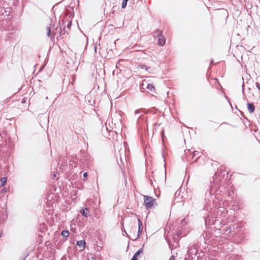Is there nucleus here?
Segmentation results:
<instances>
[{
    "label": "nucleus",
    "mask_w": 260,
    "mask_h": 260,
    "mask_svg": "<svg viewBox=\"0 0 260 260\" xmlns=\"http://www.w3.org/2000/svg\"><path fill=\"white\" fill-rule=\"evenodd\" d=\"M216 190V187L214 185H212L210 187V189L205 193V201L207 202V204L205 206V209L207 210H208L207 204H209L211 201H214L213 196H214V193Z\"/></svg>",
    "instance_id": "nucleus-1"
},
{
    "label": "nucleus",
    "mask_w": 260,
    "mask_h": 260,
    "mask_svg": "<svg viewBox=\"0 0 260 260\" xmlns=\"http://www.w3.org/2000/svg\"><path fill=\"white\" fill-rule=\"evenodd\" d=\"M155 204V200L152 197L147 196H144V204L147 209L153 208Z\"/></svg>",
    "instance_id": "nucleus-2"
},
{
    "label": "nucleus",
    "mask_w": 260,
    "mask_h": 260,
    "mask_svg": "<svg viewBox=\"0 0 260 260\" xmlns=\"http://www.w3.org/2000/svg\"><path fill=\"white\" fill-rule=\"evenodd\" d=\"M145 113V110L144 109H137L135 112V116L136 118H138L137 123H141V120H144V118L143 117V116Z\"/></svg>",
    "instance_id": "nucleus-3"
},
{
    "label": "nucleus",
    "mask_w": 260,
    "mask_h": 260,
    "mask_svg": "<svg viewBox=\"0 0 260 260\" xmlns=\"http://www.w3.org/2000/svg\"><path fill=\"white\" fill-rule=\"evenodd\" d=\"M80 161L83 164V167L85 166L88 167L92 163V159L90 156L86 155L82 156V158L80 159Z\"/></svg>",
    "instance_id": "nucleus-4"
},
{
    "label": "nucleus",
    "mask_w": 260,
    "mask_h": 260,
    "mask_svg": "<svg viewBox=\"0 0 260 260\" xmlns=\"http://www.w3.org/2000/svg\"><path fill=\"white\" fill-rule=\"evenodd\" d=\"M198 253V251L197 248L195 246H191L188 250L187 255L188 256V258H190L191 257V259H193L195 257L197 254Z\"/></svg>",
    "instance_id": "nucleus-5"
},
{
    "label": "nucleus",
    "mask_w": 260,
    "mask_h": 260,
    "mask_svg": "<svg viewBox=\"0 0 260 260\" xmlns=\"http://www.w3.org/2000/svg\"><path fill=\"white\" fill-rule=\"evenodd\" d=\"M156 37L158 40V44L161 46H164L165 44L166 40L163 37L161 33L160 32H159L157 35Z\"/></svg>",
    "instance_id": "nucleus-6"
},
{
    "label": "nucleus",
    "mask_w": 260,
    "mask_h": 260,
    "mask_svg": "<svg viewBox=\"0 0 260 260\" xmlns=\"http://www.w3.org/2000/svg\"><path fill=\"white\" fill-rule=\"evenodd\" d=\"M138 233L137 236L134 239V240L137 239L140 237V234L142 233V230H143V223L142 221L140 219H138Z\"/></svg>",
    "instance_id": "nucleus-7"
},
{
    "label": "nucleus",
    "mask_w": 260,
    "mask_h": 260,
    "mask_svg": "<svg viewBox=\"0 0 260 260\" xmlns=\"http://www.w3.org/2000/svg\"><path fill=\"white\" fill-rule=\"evenodd\" d=\"M47 35L48 37L51 38L52 39L54 38L56 32H55L54 30L52 31L50 27H48L47 28Z\"/></svg>",
    "instance_id": "nucleus-8"
},
{
    "label": "nucleus",
    "mask_w": 260,
    "mask_h": 260,
    "mask_svg": "<svg viewBox=\"0 0 260 260\" xmlns=\"http://www.w3.org/2000/svg\"><path fill=\"white\" fill-rule=\"evenodd\" d=\"M143 252V249H139L134 255L131 260H138V256Z\"/></svg>",
    "instance_id": "nucleus-9"
},
{
    "label": "nucleus",
    "mask_w": 260,
    "mask_h": 260,
    "mask_svg": "<svg viewBox=\"0 0 260 260\" xmlns=\"http://www.w3.org/2000/svg\"><path fill=\"white\" fill-rule=\"evenodd\" d=\"M247 109L250 113H252L254 111L255 107L253 104L248 103Z\"/></svg>",
    "instance_id": "nucleus-10"
},
{
    "label": "nucleus",
    "mask_w": 260,
    "mask_h": 260,
    "mask_svg": "<svg viewBox=\"0 0 260 260\" xmlns=\"http://www.w3.org/2000/svg\"><path fill=\"white\" fill-rule=\"evenodd\" d=\"M81 213L83 216L87 217L89 215V211L87 208H84L81 210Z\"/></svg>",
    "instance_id": "nucleus-11"
},
{
    "label": "nucleus",
    "mask_w": 260,
    "mask_h": 260,
    "mask_svg": "<svg viewBox=\"0 0 260 260\" xmlns=\"http://www.w3.org/2000/svg\"><path fill=\"white\" fill-rule=\"evenodd\" d=\"M85 244L86 243L84 240H80L77 242V245L83 248H84Z\"/></svg>",
    "instance_id": "nucleus-12"
},
{
    "label": "nucleus",
    "mask_w": 260,
    "mask_h": 260,
    "mask_svg": "<svg viewBox=\"0 0 260 260\" xmlns=\"http://www.w3.org/2000/svg\"><path fill=\"white\" fill-rule=\"evenodd\" d=\"M146 88L151 91H154L155 90L154 87L152 84H148L146 86Z\"/></svg>",
    "instance_id": "nucleus-13"
},
{
    "label": "nucleus",
    "mask_w": 260,
    "mask_h": 260,
    "mask_svg": "<svg viewBox=\"0 0 260 260\" xmlns=\"http://www.w3.org/2000/svg\"><path fill=\"white\" fill-rule=\"evenodd\" d=\"M61 235L64 237H68L69 236V232L67 230H63L61 232Z\"/></svg>",
    "instance_id": "nucleus-14"
},
{
    "label": "nucleus",
    "mask_w": 260,
    "mask_h": 260,
    "mask_svg": "<svg viewBox=\"0 0 260 260\" xmlns=\"http://www.w3.org/2000/svg\"><path fill=\"white\" fill-rule=\"evenodd\" d=\"M7 182V178L6 177L2 178L1 179V186H4Z\"/></svg>",
    "instance_id": "nucleus-15"
},
{
    "label": "nucleus",
    "mask_w": 260,
    "mask_h": 260,
    "mask_svg": "<svg viewBox=\"0 0 260 260\" xmlns=\"http://www.w3.org/2000/svg\"><path fill=\"white\" fill-rule=\"evenodd\" d=\"M105 129L108 132H110V130L109 129V128H108V127L107 126H105V127H103V129H102V133L103 134V135L106 137V134H105Z\"/></svg>",
    "instance_id": "nucleus-16"
},
{
    "label": "nucleus",
    "mask_w": 260,
    "mask_h": 260,
    "mask_svg": "<svg viewBox=\"0 0 260 260\" xmlns=\"http://www.w3.org/2000/svg\"><path fill=\"white\" fill-rule=\"evenodd\" d=\"M128 1L126 0H123L122 3V8H125L127 5V2Z\"/></svg>",
    "instance_id": "nucleus-17"
},
{
    "label": "nucleus",
    "mask_w": 260,
    "mask_h": 260,
    "mask_svg": "<svg viewBox=\"0 0 260 260\" xmlns=\"http://www.w3.org/2000/svg\"><path fill=\"white\" fill-rule=\"evenodd\" d=\"M161 137L162 140L164 141V138H165V134H164V129H162L161 131Z\"/></svg>",
    "instance_id": "nucleus-18"
},
{
    "label": "nucleus",
    "mask_w": 260,
    "mask_h": 260,
    "mask_svg": "<svg viewBox=\"0 0 260 260\" xmlns=\"http://www.w3.org/2000/svg\"><path fill=\"white\" fill-rule=\"evenodd\" d=\"M255 86L259 91H260V84L258 82L255 83Z\"/></svg>",
    "instance_id": "nucleus-19"
},
{
    "label": "nucleus",
    "mask_w": 260,
    "mask_h": 260,
    "mask_svg": "<svg viewBox=\"0 0 260 260\" xmlns=\"http://www.w3.org/2000/svg\"><path fill=\"white\" fill-rule=\"evenodd\" d=\"M160 124H157V123L154 124V131H156L157 127L159 126L160 125Z\"/></svg>",
    "instance_id": "nucleus-20"
},
{
    "label": "nucleus",
    "mask_w": 260,
    "mask_h": 260,
    "mask_svg": "<svg viewBox=\"0 0 260 260\" xmlns=\"http://www.w3.org/2000/svg\"><path fill=\"white\" fill-rule=\"evenodd\" d=\"M176 255H175L174 254L172 255L170 257V258H169V260H175V257H176Z\"/></svg>",
    "instance_id": "nucleus-21"
},
{
    "label": "nucleus",
    "mask_w": 260,
    "mask_h": 260,
    "mask_svg": "<svg viewBox=\"0 0 260 260\" xmlns=\"http://www.w3.org/2000/svg\"><path fill=\"white\" fill-rule=\"evenodd\" d=\"M193 157H194V156H195L196 155H198L200 153V152H198V151H195L193 152Z\"/></svg>",
    "instance_id": "nucleus-22"
},
{
    "label": "nucleus",
    "mask_w": 260,
    "mask_h": 260,
    "mask_svg": "<svg viewBox=\"0 0 260 260\" xmlns=\"http://www.w3.org/2000/svg\"><path fill=\"white\" fill-rule=\"evenodd\" d=\"M60 31V33H62V30H61V27H60L59 28V30L58 29V27H57L56 28V31Z\"/></svg>",
    "instance_id": "nucleus-23"
},
{
    "label": "nucleus",
    "mask_w": 260,
    "mask_h": 260,
    "mask_svg": "<svg viewBox=\"0 0 260 260\" xmlns=\"http://www.w3.org/2000/svg\"><path fill=\"white\" fill-rule=\"evenodd\" d=\"M140 66H141V69H146V70H147V68L146 65H141Z\"/></svg>",
    "instance_id": "nucleus-24"
},
{
    "label": "nucleus",
    "mask_w": 260,
    "mask_h": 260,
    "mask_svg": "<svg viewBox=\"0 0 260 260\" xmlns=\"http://www.w3.org/2000/svg\"><path fill=\"white\" fill-rule=\"evenodd\" d=\"M71 22H69L67 25V28L70 29V27H71Z\"/></svg>",
    "instance_id": "nucleus-25"
},
{
    "label": "nucleus",
    "mask_w": 260,
    "mask_h": 260,
    "mask_svg": "<svg viewBox=\"0 0 260 260\" xmlns=\"http://www.w3.org/2000/svg\"><path fill=\"white\" fill-rule=\"evenodd\" d=\"M87 175H87V173H86V172H85V173H84L83 174V177H84V178H86V177H87Z\"/></svg>",
    "instance_id": "nucleus-26"
},
{
    "label": "nucleus",
    "mask_w": 260,
    "mask_h": 260,
    "mask_svg": "<svg viewBox=\"0 0 260 260\" xmlns=\"http://www.w3.org/2000/svg\"><path fill=\"white\" fill-rule=\"evenodd\" d=\"M2 191H3V192H6V191H7V189H6V188H3V189L2 190Z\"/></svg>",
    "instance_id": "nucleus-27"
},
{
    "label": "nucleus",
    "mask_w": 260,
    "mask_h": 260,
    "mask_svg": "<svg viewBox=\"0 0 260 260\" xmlns=\"http://www.w3.org/2000/svg\"><path fill=\"white\" fill-rule=\"evenodd\" d=\"M153 178H154V181L155 182H156V179H157V178H156L155 177V176H154V175H153Z\"/></svg>",
    "instance_id": "nucleus-28"
},
{
    "label": "nucleus",
    "mask_w": 260,
    "mask_h": 260,
    "mask_svg": "<svg viewBox=\"0 0 260 260\" xmlns=\"http://www.w3.org/2000/svg\"><path fill=\"white\" fill-rule=\"evenodd\" d=\"M60 260H66V258H64V257H62Z\"/></svg>",
    "instance_id": "nucleus-29"
},
{
    "label": "nucleus",
    "mask_w": 260,
    "mask_h": 260,
    "mask_svg": "<svg viewBox=\"0 0 260 260\" xmlns=\"http://www.w3.org/2000/svg\"><path fill=\"white\" fill-rule=\"evenodd\" d=\"M21 260H25V258H22Z\"/></svg>",
    "instance_id": "nucleus-30"
},
{
    "label": "nucleus",
    "mask_w": 260,
    "mask_h": 260,
    "mask_svg": "<svg viewBox=\"0 0 260 260\" xmlns=\"http://www.w3.org/2000/svg\"><path fill=\"white\" fill-rule=\"evenodd\" d=\"M53 176H54V177H56V175L55 174H54Z\"/></svg>",
    "instance_id": "nucleus-31"
},
{
    "label": "nucleus",
    "mask_w": 260,
    "mask_h": 260,
    "mask_svg": "<svg viewBox=\"0 0 260 260\" xmlns=\"http://www.w3.org/2000/svg\"><path fill=\"white\" fill-rule=\"evenodd\" d=\"M1 234L2 233L0 232V238L1 237Z\"/></svg>",
    "instance_id": "nucleus-32"
},
{
    "label": "nucleus",
    "mask_w": 260,
    "mask_h": 260,
    "mask_svg": "<svg viewBox=\"0 0 260 260\" xmlns=\"http://www.w3.org/2000/svg\"><path fill=\"white\" fill-rule=\"evenodd\" d=\"M124 233H125L126 234H127L126 232L125 231H124Z\"/></svg>",
    "instance_id": "nucleus-33"
},
{
    "label": "nucleus",
    "mask_w": 260,
    "mask_h": 260,
    "mask_svg": "<svg viewBox=\"0 0 260 260\" xmlns=\"http://www.w3.org/2000/svg\"><path fill=\"white\" fill-rule=\"evenodd\" d=\"M162 178H164V176H163V174H162Z\"/></svg>",
    "instance_id": "nucleus-34"
},
{
    "label": "nucleus",
    "mask_w": 260,
    "mask_h": 260,
    "mask_svg": "<svg viewBox=\"0 0 260 260\" xmlns=\"http://www.w3.org/2000/svg\"><path fill=\"white\" fill-rule=\"evenodd\" d=\"M0 137H1V136L0 135Z\"/></svg>",
    "instance_id": "nucleus-35"
}]
</instances>
